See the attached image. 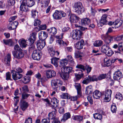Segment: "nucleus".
Segmentation results:
<instances>
[{"mask_svg": "<svg viewBox=\"0 0 123 123\" xmlns=\"http://www.w3.org/2000/svg\"><path fill=\"white\" fill-rule=\"evenodd\" d=\"M14 49L15 50L12 51V53L15 58L19 59L23 57L24 55L22 52V50L18 44L15 46Z\"/></svg>", "mask_w": 123, "mask_h": 123, "instance_id": "nucleus-1", "label": "nucleus"}, {"mask_svg": "<svg viewBox=\"0 0 123 123\" xmlns=\"http://www.w3.org/2000/svg\"><path fill=\"white\" fill-rule=\"evenodd\" d=\"M67 64V62H60L59 66L60 67H63L61 68V72L68 73V74L73 73L74 71L73 70L72 68L70 67H64Z\"/></svg>", "mask_w": 123, "mask_h": 123, "instance_id": "nucleus-2", "label": "nucleus"}, {"mask_svg": "<svg viewBox=\"0 0 123 123\" xmlns=\"http://www.w3.org/2000/svg\"><path fill=\"white\" fill-rule=\"evenodd\" d=\"M73 8L75 12L79 14H81L85 10L82 3L80 2L74 3Z\"/></svg>", "mask_w": 123, "mask_h": 123, "instance_id": "nucleus-3", "label": "nucleus"}, {"mask_svg": "<svg viewBox=\"0 0 123 123\" xmlns=\"http://www.w3.org/2000/svg\"><path fill=\"white\" fill-rule=\"evenodd\" d=\"M73 38L76 40H79L81 37L82 33L79 30H76L73 31L71 33Z\"/></svg>", "mask_w": 123, "mask_h": 123, "instance_id": "nucleus-4", "label": "nucleus"}, {"mask_svg": "<svg viewBox=\"0 0 123 123\" xmlns=\"http://www.w3.org/2000/svg\"><path fill=\"white\" fill-rule=\"evenodd\" d=\"M112 91L111 90L107 89L103 92V98L104 102H108L111 99Z\"/></svg>", "mask_w": 123, "mask_h": 123, "instance_id": "nucleus-5", "label": "nucleus"}, {"mask_svg": "<svg viewBox=\"0 0 123 123\" xmlns=\"http://www.w3.org/2000/svg\"><path fill=\"white\" fill-rule=\"evenodd\" d=\"M66 16V13L63 11L56 10L53 15V18L56 19H59Z\"/></svg>", "mask_w": 123, "mask_h": 123, "instance_id": "nucleus-6", "label": "nucleus"}, {"mask_svg": "<svg viewBox=\"0 0 123 123\" xmlns=\"http://www.w3.org/2000/svg\"><path fill=\"white\" fill-rule=\"evenodd\" d=\"M51 86L53 88H57L63 84L62 81L59 79L52 80L51 81Z\"/></svg>", "mask_w": 123, "mask_h": 123, "instance_id": "nucleus-7", "label": "nucleus"}, {"mask_svg": "<svg viewBox=\"0 0 123 123\" xmlns=\"http://www.w3.org/2000/svg\"><path fill=\"white\" fill-rule=\"evenodd\" d=\"M102 39L104 40L106 45H110L111 42L113 40L112 36L107 35H103L101 36Z\"/></svg>", "mask_w": 123, "mask_h": 123, "instance_id": "nucleus-8", "label": "nucleus"}, {"mask_svg": "<svg viewBox=\"0 0 123 123\" xmlns=\"http://www.w3.org/2000/svg\"><path fill=\"white\" fill-rule=\"evenodd\" d=\"M63 35V34L62 33L61 35L56 36V37L57 39L56 40V43L60 46H66L68 45V44L65 42H64L62 39Z\"/></svg>", "mask_w": 123, "mask_h": 123, "instance_id": "nucleus-9", "label": "nucleus"}, {"mask_svg": "<svg viewBox=\"0 0 123 123\" xmlns=\"http://www.w3.org/2000/svg\"><path fill=\"white\" fill-rule=\"evenodd\" d=\"M41 52L40 50H36L33 51L32 57L33 59L38 61L39 60L41 57Z\"/></svg>", "mask_w": 123, "mask_h": 123, "instance_id": "nucleus-10", "label": "nucleus"}, {"mask_svg": "<svg viewBox=\"0 0 123 123\" xmlns=\"http://www.w3.org/2000/svg\"><path fill=\"white\" fill-rule=\"evenodd\" d=\"M59 102V100L55 98L54 97L51 98L50 105L54 108H58Z\"/></svg>", "mask_w": 123, "mask_h": 123, "instance_id": "nucleus-11", "label": "nucleus"}, {"mask_svg": "<svg viewBox=\"0 0 123 123\" xmlns=\"http://www.w3.org/2000/svg\"><path fill=\"white\" fill-rule=\"evenodd\" d=\"M13 79L15 80H17L20 79L22 77V75L17 73L15 69H13L11 71Z\"/></svg>", "mask_w": 123, "mask_h": 123, "instance_id": "nucleus-12", "label": "nucleus"}, {"mask_svg": "<svg viewBox=\"0 0 123 123\" xmlns=\"http://www.w3.org/2000/svg\"><path fill=\"white\" fill-rule=\"evenodd\" d=\"M38 37L40 40L44 41L48 37V34L45 31H41L38 34Z\"/></svg>", "mask_w": 123, "mask_h": 123, "instance_id": "nucleus-13", "label": "nucleus"}, {"mask_svg": "<svg viewBox=\"0 0 123 123\" xmlns=\"http://www.w3.org/2000/svg\"><path fill=\"white\" fill-rule=\"evenodd\" d=\"M45 41L40 40L36 42L37 47L38 50L43 49L45 45Z\"/></svg>", "mask_w": 123, "mask_h": 123, "instance_id": "nucleus-14", "label": "nucleus"}, {"mask_svg": "<svg viewBox=\"0 0 123 123\" xmlns=\"http://www.w3.org/2000/svg\"><path fill=\"white\" fill-rule=\"evenodd\" d=\"M122 74L119 70L115 71L113 74V78L115 80H118L122 77Z\"/></svg>", "mask_w": 123, "mask_h": 123, "instance_id": "nucleus-15", "label": "nucleus"}, {"mask_svg": "<svg viewBox=\"0 0 123 123\" xmlns=\"http://www.w3.org/2000/svg\"><path fill=\"white\" fill-rule=\"evenodd\" d=\"M107 15L106 14L103 15L102 17L100 20V22L98 24V26L100 25L101 26L105 24H107V21L106 20Z\"/></svg>", "mask_w": 123, "mask_h": 123, "instance_id": "nucleus-16", "label": "nucleus"}, {"mask_svg": "<svg viewBox=\"0 0 123 123\" xmlns=\"http://www.w3.org/2000/svg\"><path fill=\"white\" fill-rule=\"evenodd\" d=\"M18 24V22L17 21H14L12 23H10L8 25L7 28L10 30L15 29Z\"/></svg>", "mask_w": 123, "mask_h": 123, "instance_id": "nucleus-17", "label": "nucleus"}, {"mask_svg": "<svg viewBox=\"0 0 123 123\" xmlns=\"http://www.w3.org/2000/svg\"><path fill=\"white\" fill-rule=\"evenodd\" d=\"M37 35V33L35 32H33L31 34L28 40L29 43H31L32 44L34 43L36 39Z\"/></svg>", "mask_w": 123, "mask_h": 123, "instance_id": "nucleus-18", "label": "nucleus"}, {"mask_svg": "<svg viewBox=\"0 0 123 123\" xmlns=\"http://www.w3.org/2000/svg\"><path fill=\"white\" fill-rule=\"evenodd\" d=\"M48 50L49 53L52 57L55 56V55H58L59 54V52H58L57 51H55L53 47L52 46H50L49 47Z\"/></svg>", "mask_w": 123, "mask_h": 123, "instance_id": "nucleus-19", "label": "nucleus"}, {"mask_svg": "<svg viewBox=\"0 0 123 123\" xmlns=\"http://www.w3.org/2000/svg\"><path fill=\"white\" fill-rule=\"evenodd\" d=\"M80 18L77 17L75 14H71L70 18V20L72 23H76Z\"/></svg>", "mask_w": 123, "mask_h": 123, "instance_id": "nucleus-20", "label": "nucleus"}, {"mask_svg": "<svg viewBox=\"0 0 123 123\" xmlns=\"http://www.w3.org/2000/svg\"><path fill=\"white\" fill-rule=\"evenodd\" d=\"M91 20L88 18H85L81 19V25L85 26L88 25L91 23Z\"/></svg>", "mask_w": 123, "mask_h": 123, "instance_id": "nucleus-21", "label": "nucleus"}, {"mask_svg": "<svg viewBox=\"0 0 123 123\" xmlns=\"http://www.w3.org/2000/svg\"><path fill=\"white\" fill-rule=\"evenodd\" d=\"M56 75L55 71L53 70H47L46 72V76L48 78H50Z\"/></svg>", "mask_w": 123, "mask_h": 123, "instance_id": "nucleus-22", "label": "nucleus"}, {"mask_svg": "<svg viewBox=\"0 0 123 123\" xmlns=\"http://www.w3.org/2000/svg\"><path fill=\"white\" fill-rule=\"evenodd\" d=\"M84 43V41L83 40H81L76 44L75 47L78 49H81L82 48Z\"/></svg>", "mask_w": 123, "mask_h": 123, "instance_id": "nucleus-23", "label": "nucleus"}, {"mask_svg": "<svg viewBox=\"0 0 123 123\" xmlns=\"http://www.w3.org/2000/svg\"><path fill=\"white\" fill-rule=\"evenodd\" d=\"M74 86L77 90V94L79 96H81V87L80 83H75Z\"/></svg>", "mask_w": 123, "mask_h": 123, "instance_id": "nucleus-24", "label": "nucleus"}, {"mask_svg": "<svg viewBox=\"0 0 123 123\" xmlns=\"http://www.w3.org/2000/svg\"><path fill=\"white\" fill-rule=\"evenodd\" d=\"M123 22V21L120 19H117L114 22L115 27H112L114 28L119 27L122 25Z\"/></svg>", "mask_w": 123, "mask_h": 123, "instance_id": "nucleus-25", "label": "nucleus"}, {"mask_svg": "<svg viewBox=\"0 0 123 123\" xmlns=\"http://www.w3.org/2000/svg\"><path fill=\"white\" fill-rule=\"evenodd\" d=\"M101 95L100 92L98 90H96L93 92V97L94 98H99Z\"/></svg>", "mask_w": 123, "mask_h": 123, "instance_id": "nucleus-26", "label": "nucleus"}, {"mask_svg": "<svg viewBox=\"0 0 123 123\" xmlns=\"http://www.w3.org/2000/svg\"><path fill=\"white\" fill-rule=\"evenodd\" d=\"M92 91V88L91 85H90L87 86L85 92V94L87 95L91 94Z\"/></svg>", "mask_w": 123, "mask_h": 123, "instance_id": "nucleus-27", "label": "nucleus"}, {"mask_svg": "<svg viewBox=\"0 0 123 123\" xmlns=\"http://www.w3.org/2000/svg\"><path fill=\"white\" fill-rule=\"evenodd\" d=\"M47 31H49L51 36L55 35L57 33V30L55 27H52L47 29Z\"/></svg>", "mask_w": 123, "mask_h": 123, "instance_id": "nucleus-28", "label": "nucleus"}, {"mask_svg": "<svg viewBox=\"0 0 123 123\" xmlns=\"http://www.w3.org/2000/svg\"><path fill=\"white\" fill-rule=\"evenodd\" d=\"M21 109L23 111H24L28 107V103L24 100L21 101Z\"/></svg>", "mask_w": 123, "mask_h": 123, "instance_id": "nucleus-29", "label": "nucleus"}, {"mask_svg": "<svg viewBox=\"0 0 123 123\" xmlns=\"http://www.w3.org/2000/svg\"><path fill=\"white\" fill-rule=\"evenodd\" d=\"M71 117V115L69 112L66 113L63 116L62 118L61 119V121L64 122L68 119L70 118Z\"/></svg>", "mask_w": 123, "mask_h": 123, "instance_id": "nucleus-30", "label": "nucleus"}, {"mask_svg": "<svg viewBox=\"0 0 123 123\" xmlns=\"http://www.w3.org/2000/svg\"><path fill=\"white\" fill-rule=\"evenodd\" d=\"M91 81H92L91 76L90 75H88L86 76L85 78L82 81V83L84 84H87Z\"/></svg>", "mask_w": 123, "mask_h": 123, "instance_id": "nucleus-31", "label": "nucleus"}, {"mask_svg": "<svg viewBox=\"0 0 123 123\" xmlns=\"http://www.w3.org/2000/svg\"><path fill=\"white\" fill-rule=\"evenodd\" d=\"M79 70L80 71L79 72V74H75V75L76 79L77 80H79L83 76V73L82 70Z\"/></svg>", "mask_w": 123, "mask_h": 123, "instance_id": "nucleus-32", "label": "nucleus"}, {"mask_svg": "<svg viewBox=\"0 0 123 123\" xmlns=\"http://www.w3.org/2000/svg\"><path fill=\"white\" fill-rule=\"evenodd\" d=\"M18 43L20 46L23 47H25L27 44L26 43V41L23 39L19 40Z\"/></svg>", "mask_w": 123, "mask_h": 123, "instance_id": "nucleus-33", "label": "nucleus"}, {"mask_svg": "<svg viewBox=\"0 0 123 123\" xmlns=\"http://www.w3.org/2000/svg\"><path fill=\"white\" fill-rule=\"evenodd\" d=\"M3 41L4 43L6 45H8L9 46H11L12 45L13 43L12 40L11 39L8 40H3Z\"/></svg>", "mask_w": 123, "mask_h": 123, "instance_id": "nucleus-34", "label": "nucleus"}, {"mask_svg": "<svg viewBox=\"0 0 123 123\" xmlns=\"http://www.w3.org/2000/svg\"><path fill=\"white\" fill-rule=\"evenodd\" d=\"M83 116L79 115L74 116L73 118V119L77 121L80 122L83 120Z\"/></svg>", "mask_w": 123, "mask_h": 123, "instance_id": "nucleus-35", "label": "nucleus"}, {"mask_svg": "<svg viewBox=\"0 0 123 123\" xmlns=\"http://www.w3.org/2000/svg\"><path fill=\"white\" fill-rule=\"evenodd\" d=\"M110 48V47L108 45L106 44L104 45L102 47L101 49V51L103 53H105Z\"/></svg>", "mask_w": 123, "mask_h": 123, "instance_id": "nucleus-36", "label": "nucleus"}, {"mask_svg": "<svg viewBox=\"0 0 123 123\" xmlns=\"http://www.w3.org/2000/svg\"><path fill=\"white\" fill-rule=\"evenodd\" d=\"M60 75L61 77L64 80H67L69 77L68 74L65 72H62L61 73Z\"/></svg>", "mask_w": 123, "mask_h": 123, "instance_id": "nucleus-37", "label": "nucleus"}, {"mask_svg": "<svg viewBox=\"0 0 123 123\" xmlns=\"http://www.w3.org/2000/svg\"><path fill=\"white\" fill-rule=\"evenodd\" d=\"M93 117L95 119L101 120L102 118V115L99 113H96L93 114Z\"/></svg>", "mask_w": 123, "mask_h": 123, "instance_id": "nucleus-38", "label": "nucleus"}, {"mask_svg": "<svg viewBox=\"0 0 123 123\" xmlns=\"http://www.w3.org/2000/svg\"><path fill=\"white\" fill-rule=\"evenodd\" d=\"M27 6L30 7L35 4V1L34 0H27Z\"/></svg>", "mask_w": 123, "mask_h": 123, "instance_id": "nucleus-39", "label": "nucleus"}, {"mask_svg": "<svg viewBox=\"0 0 123 123\" xmlns=\"http://www.w3.org/2000/svg\"><path fill=\"white\" fill-rule=\"evenodd\" d=\"M60 97L61 98L63 99H69L70 98V96L67 93H62Z\"/></svg>", "mask_w": 123, "mask_h": 123, "instance_id": "nucleus-40", "label": "nucleus"}, {"mask_svg": "<svg viewBox=\"0 0 123 123\" xmlns=\"http://www.w3.org/2000/svg\"><path fill=\"white\" fill-rule=\"evenodd\" d=\"M61 61H62L72 62L73 61V59L71 55H68L67 56V58L61 60Z\"/></svg>", "mask_w": 123, "mask_h": 123, "instance_id": "nucleus-41", "label": "nucleus"}, {"mask_svg": "<svg viewBox=\"0 0 123 123\" xmlns=\"http://www.w3.org/2000/svg\"><path fill=\"white\" fill-rule=\"evenodd\" d=\"M103 43L102 41L100 40H98L95 41L94 43V46L95 47H99L101 46Z\"/></svg>", "mask_w": 123, "mask_h": 123, "instance_id": "nucleus-42", "label": "nucleus"}, {"mask_svg": "<svg viewBox=\"0 0 123 123\" xmlns=\"http://www.w3.org/2000/svg\"><path fill=\"white\" fill-rule=\"evenodd\" d=\"M30 77L29 76H25L22 80L23 82L25 84H26L30 81Z\"/></svg>", "mask_w": 123, "mask_h": 123, "instance_id": "nucleus-43", "label": "nucleus"}, {"mask_svg": "<svg viewBox=\"0 0 123 123\" xmlns=\"http://www.w3.org/2000/svg\"><path fill=\"white\" fill-rule=\"evenodd\" d=\"M38 12L35 9H32L31 11V17L34 18L38 13Z\"/></svg>", "mask_w": 123, "mask_h": 123, "instance_id": "nucleus-44", "label": "nucleus"}, {"mask_svg": "<svg viewBox=\"0 0 123 123\" xmlns=\"http://www.w3.org/2000/svg\"><path fill=\"white\" fill-rule=\"evenodd\" d=\"M114 53V52L110 48L105 53L108 56H111Z\"/></svg>", "mask_w": 123, "mask_h": 123, "instance_id": "nucleus-45", "label": "nucleus"}, {"mask_svg": "<svg viewBox=\"0 0 123 123\" xmlns=\"http://www.w3.org/2000/svg\"><path fill=\"white\" fill-rule=\"evenodd\" d=\"M107 76L106 74H100L98 76V80H101L102 79H105Z\"/></svg>", "mask_w": 123, "mask_h": 123, "instance_id": "nucleus-46", "label": "nucleus"}, {"mask_svg": "<svg viewBox=\"0 0 123 123\" xmlns=\"http://www.w3.org/2000/svg\"><path fill=\"white\" fill-rule=\"evenodd\" d=\"M11 61V55L9 54H8L5 58L4 62H10Z\"/></svg>", "mask_w": 123, "mask_h": 123, "instance_id": "nucleus-47", "label": "nucleus"}, {"mask_svg": "<svg viewBox=\"0 0 123 123\" xmlns=\"http://www.w3.org/2000/svg\"><path fill=\"white\" fill-rule=\"evenodd\" d=\"M91 15L93 16H94L95 14L97 12V11L95 8L91 7Z\"/></svg>", "mask_w": 123, "mask_h": 123, "instance_id": "nucleus-48", "label": "nucleus"}, {"mask_svg": "<svg viewBox=\"0 0 123 123\" xmlns=\"http://www.w3.org/2000/svg\"><path fill=\"white\" fill-rule=\"evenodd\" d=\"M20 10L22 12H25L28 11V8L27 7H25V6H20ZM22 13L23 12H22Z\"/></svg>", "mask_w": 123, "mask_h": 123, "instance_id": "nucleus-49", "label": "nucleus"}, {"mask_svg": "<svg viewBox=\"0 0 123 123\" xmlns=\"http://www.w3.org/2000/svg\"><path fill=\"white\" fill-rule=\"evenodd\" d=\"M55 112H51L49 113L48 114V117L50 119H52L54 118L55 117Z\"/></svg>", "mask_w": 123, "mask_h": 123, "instance_id": "nucleus-50", "label": "nucleus"}, {"mask_svg": "<svg viewBox=\"0 0 123 123\" xmlns=\"http://www.w3.org/2000/svg\"><path fill=\"white\" fill-rule=\"evenodd\" d=\"M115 98L117 99L121 100L123 98L122 95L121 93H118L116 95Z\"/></svg>", "mask_w": 123, "mask_h": 123, "instance_id": "nucleus-51", "label": "nucleus"}, {"mask_svg": "<svg viewBox=\"0 0 123 123\" xmlns=\"http://www.w3.org/2000/svg\"><path fill=\"white\" fill-rule=\"evenodd\" d=\"M112 62H103L102 63V65L104 67H109L110 66Z\"/></svg>", "mask_w": 123, "mask_h": 123, "instance_id": "nucleus-52", "label": "nucleus"}, {"mask_svg": "<svg viewBox=\"0 0 123 123\" xmlns=\"http://www.w3.org/2000/svg\"><path fill=\"white\" fill-rule=\"evenodd\" d=\"M6 80H12V79L11 78V74L10 72H8L6 73Z\"/></svg>", "mask_w": 123, "mask_h": 123, "instance_id": "nucleus-53", "label": "nucleus"}, {"mask_svg": "<svg viewBox=\"0 0 123 123\" xmlns=\"http://www.w3.org/2000/svg\"><path fill=\"white\" fill-rule=\"evenodd\" d=\"M13 69H15V71L17 72V73L19 74L22 73L23 71L22 69L19 67H16V68H13Z\"/></svg>", "mask_w": 123, "mask_h": 123, "instance_id": "nucleus-54", "label": "nucleus"}, {"mask_svg": "<svg viewBox=\"0 0 123 123\" xmlns=\"http://www.w3.org/2000/svg\"><path fill=\"white\" fill-rule=\"evenodd\" d=\"M34 26H37L40 25L41 23L40 20L38 19H35L34 22Z\"/></svg>", "mask_w": 123, "mask_h": 123, "instance_id": "nucleus-55", "label": "nucleus"}, {"mask_svg": "<svg viewBox=\"0 0 123 123\" xmlns=\"http://www.w3.org/2000/svg\"><path fill=\"white\" fill-rule=\"evenodd\" d=\"M87 99L90 104L91 105H92L93 104V100L91 96L90 95L88 96L87 97Z\"/></svg>", "mask_w": 123, "mask_h": 123, "instance_id": "nucleus-56", "label": "nucleus"}, {"mask_svg": "<svg viewBox=\"0 0 123 123\" xmlns=\"http://www.w3.org/2000/svg\"><path fill=\"white\" fill-rule=\"evenodd\" d=\"M50 120L49 118L43 119L42 120L41 123H50Z\"/></svg>", "mask_w": 123, "mask_h": 123, "instance_id": "nucleus-57", "label": "nucleus"}, {"mask_svg": "<svg viewBox=\"0 0 123 123\" xmlns=\"http://www.w3.org/2000/svg\"><path fill=\"white\" fill-rule=\"evenodd\" d=\"M92 81H97L98 80V76L96 75H93L91 76Z\"/></svg>", "mask_w": 123, "mask_h": 123, "instance_id": "nucleus-58", "label": "nucleus"}, {"mask_svg": "<svg viewBox=\"0 0 123 123\" xmlns=\"http://www.w3.org/2000/svg\"><path fill=\"white\" fill-rule=\"evenodd\" d=\"M29 94H28L25 92L22 94V99H26L30 95Z\"/></svg>", "mask_w": 123, "mask_h": 123, "instance_id": "nucleus-59", "label": "nucleus"}, {"mask_svg": "<svg viewBox=\"0 0 123 123\" xmlns=\"http://www.w3.org/2000/svg\"><path fill=\"white\" fill-rule=\"evenodd\" d=\"M111 110L113 113L116 112L117 110V108L116 105H112L111 106Z\"/></svg>", "mask_w": 123, "mask_h": 123, "instance_id": "nucleus-60", "label": "nucleus"}, {"mask_svg": "<svg viewBox=\"0 0 123 123\" xmlns=\"http://www.w3.org/2000/svg\"><path fill=\"white\" fill-rule=\"evenodd\" d=\"M29 43L30 46L29 47V50L30 52L31 50H33L34 49V46L33 44H32L31 43Z\"/></svg>", "mask_w": 123, "mask_h": 123, "instance_id": "nucleus-61", "label": "nucleus"}, {"mask_svg": "<svg viewBox=\"0 0 123 123\" xmlns=\"http://www.w3.org/2000/svg\"><path fill=\"white\" fill-rule=\"evenodd\" d=\"M76 68H79L84 71L85 70V68L84 66L82 65L78 64L76 66Z\"/></svg>", "mask_w": 123, "mask_h": 123, "instance_id": "nucleus-62", "label": "nucleus"}, {"mask_svg": "<svg viewBox=\"0 0 123 123\" xmlns=\"http://www.w3.org/2000/svg\"><path fill=\"white\" fill-rule=\"evenodd\" d=\"M32 118L31 117H29L27 119H26L24 123H32Z\"/></svg>", "mask_w": 123, "mask_h": 123, "instance_id": "nucleus-63", "label": "nucleus"}, {"mask_svg": "<svg viewBox=\"0 0 123 123\" xmlns=\"http://www.w3.org/2000/svg\"><path fill=\"white\" fill-rule=\"evenodd\" d=\"M123 39V35L119 36L116 37L115 39V40L117 41H119L122 40Z\"/></svg>", "mask_w": 123, "mask_h": 123, "instance_id": "nucleus-64", "label": "nucleus"}]
</instances>
